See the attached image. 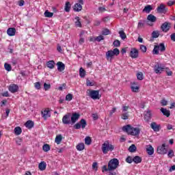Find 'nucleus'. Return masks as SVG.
<instances>
[{
	"mask_svg": "<svg viewBox=\"0 0 175 175\" xmlns=\"http://www.w3.org/2000/svg\"><path fill=\"white\" fill-rule=\"evenodd\" d=\"M34 85L36 90H40V82H36Z\"/></svg>",
	"mask_w": 175,
	"mask_h": 175,
	"instance_id": "60",
	"label": "nucleus"
},
{
	"mask_svg": "<svg viewBox=\"0 0 175 175\" xmlns=\"http://www.w3.org/2000/svg\"><path fill=\"white\" fill-rule=\"evenodd\" d=\"M160 111L165 117H170V111L166 108H161Z\"/></svg>",
	"mask_w": 175,
	"mask_h": 175,
	"instance_id": "23",
	"label": "nucleus"
},
{
	"mask_svg": "<svg viewBox=\"0 0 175 175\" xmlns=\"http://www.w3.org/2000/svg\"><path fill=\"white\" fill-rule=\"evenodd\" d=\"M161 106H167V100L165 99H163L161 101Z\"/></svg>",
	"mask_w": 175,
	"mask_h": 175,
	"instance_id": "61",
	"label": "nucleus"
},
{
	"mask_svg": "<svg viewBox=\"0 0 175 175\" xmlns=\"http://www.w3.org/2000/svg\"><path fill=\"white\" fill-rule=\"evenodd\" d=\"M143 27H144V23L143 21H140L139 23H138V25H137V28L139 29L143 28Z\"/></svg>",
	"mask_w": 175,
	"mask_h": 175,
	"instance_id": "56",
	"label": "nucleus"
},
{
	"mask_svg": "<svg viewBox=\"0 0 175 175\" xmlns=\"http://www.w3.org/2000/svg\"><path fill=\"white\" fill-rule=\"evenodd\" d=\"M62 122L64 125H69V124H72L70 113H68L63 116Z\"/></svg>",
	"mask_w": 175,
	"mask_h": 175,
	"instance_id": "10",
	"label": "nucleus"
},
{
	"mask_svg": "<svg viewBox=\"0 0 175 175\" xmlns=\"http://www.w3.org/2000/svg\"><path fill=\"white\" fill-rule=\"evenodd\" d=\"M8 90L12 94H15V92H18V85L16 84H11L10 85Z\"/></svg>",
	"mask_w": 175,
	"mask_h": 175,
	"instance_id": "13",
	"label": "nucleus"
},
{
	"mask_svg": "<svg viewBox=\"0 0 175 175\" xmlns=\"http://www.w3.org/2000/svg\"><path fill=\"white\" fill-rule=\"evenodd\" d=\"M131 58H137L139 57V51L136 48H132L130 51Z\"/></svg>",
	"mask_w": 175,
	"mask_h": 175,
	"instance_id": "14",
	"label": "nucleus"
},
{
	"mask_svg": "<svg viewBox=\"0 0 175 175\" xmlns=\"http://www.w3.org/2000/svg\"><path fill=\"white\" fill-rule=\"evenodd\" d=\"M72 99H73V94H68L66 96V100H67L68 102H70Z\"/></svg>",
	"mask_w": 175,
	"mask_h": 175,
	"instance_id": "45",
	"label": "nucleus"
},
{
	"mask_svg": "<svg viewBox=\"0 0 175 175\" xmlns=\"http://www.w3.org/2000/svg\"><path fill=\"white\" fill-rule=\"evenodd\" d=\"M167 157L168 158H173L174 157V152L173 150H170L168 153H167Z\"/></svg>",
	"mask_w": 175,
	"mask_h": 175,
	"instance_id": "50",
	"label": "nucleus"
},
{
	"mask_svg": "<svg viewBox=\"0 0 175 175\" xmlns=\"http://www.w3.org/2000/svg\"><path fill=\"white\" fill-rule=\"evenodd\" d=\"M33 122L32 120H28L25 124V126L26 128H28V129H31V128H33Z\"/></svg>",
	"mask_w": 175,
	"mask_h": 175,
	"instance_id": "25",
	"label": "nucleus"
},
{
	"mask_svg": "<svg viewBox=\"0 0 175 175\" xmlns=\"http://www.w3.org/2000/svg\"><path fill=\"white\" fill-rule=\"evenodd\" d=\"M140 50L141 51H142V53H146L147 51V46L144 45H141Z\"/></svg>",
	"mask_w": 175,
	"mask_h": 175,
	"instance_id": "55",
	"label": "nucleus"
},
{
	"mask_svg": "<svg viewBox=\"0 0 175 175\" xmlns=\"http://www.w3.org/2000/svg\"><path fill=\"white\" fill-rule=\"evenodd\" d=\"M120 165V161L114 158L111 159L108 163L109 172H113V170H116L117 167H118Z\"/></svg>",
	"mask_w": 175,
	"mask_h": 175,
	"instance_id": "4",
	"label": "nucleus"
},
{
	"mask_svg": "<svg viewBox=\"0 0 175 175\" xmlns=\"http://www.w3.org/2000/svg\"><path fill=\"white\" fill-rule=\"evenodd\" d=\"M83 9V6H81V4L80 3H75L74 5V10L75 12H81Z\"/></svg>",
	"mask_w": 175,
	"mask_h": 175,
	"instance_id": "24",
	"label": "nucleus"
},
{
	"mask_svg": "<svg viewBox=\"0 0 175 175\" xmlns=\"http://www.w3.org/2000/svg\"><path fill=\"white\" fill-rule=\"evenodd\" d=\"M137 79L138 80H143L144 79V75H143V72H139L137 74Z\"/></svg>",
	"mask_w": 175,
	"mask_h": 175,
	"instance_id": "46",
	"label": "nucleus"
},
{
	"mask_svg": "<svg viewBox=\"0 0 175 175\" xmlns=\"http://www.w3.org/2000/svg\"><path fill=\"white\" fill-rule=\"evenodd\" d=\"M122 120H128L129 118V115L128 114V112H124L121 116Z\"/></svg>",
	"mask_w": 175,
	"mask_h": 175,
	"instance_id": "41",
	"label": "nucleus"
},
{
	"mask_svg": "<svg viewBox=\"0 0 175 175\" xmlns=\"http://www.w3.org/2000/svg\"><path fill=\"white\" fill-rule=\"evenodd\" d=\"M65 12H70V3L69 1H67L65 5L64 8Z\"/></svg>",
	"mask_w": 175,
	"mask_h": 175,
	"instance_id": "36",
	"label": "nucleus"
},
{
	"mask_svg": "<svg viewBox=\"0 0 175 175\" xmlns=\"http://www.w3.org/2000/svg\"><path fill=\"white\" fill-rule=\"evenodd\" d=\"M165 70L168 76H172L173 75V72L169 70V68H167V69H165Z\"/></svg>",
	"mask_w": 175,
	"mask_h": 175,
	"instance_id": "62",
	"label": "nucleus"
},
{
	"mask_svg": "<svg viewBox=\"0 0 175 175\" xmlns=\"http://www.w3.org/2000/svg\"><path fill=\"white\" fill-rule=\"evenodd\" d=\"M85 33V31H81L80 35H79L80 39H79V44H83L84 43V42L85 41V38H85V36H84Z\"/></svg>",
	"mask_w": 175,
	"mask_h": 175,
	"instance_id": "20",
	"label": "nucleus"
},
{
	"mask_svg": "<svg viewBox=\"0 0 175 175\" xmlns=\"http://www.w3.org/2000/svg\"><path fill=\"white\" fill-rule=\"evenodd\" d=\"M4 68L5 69V70H7L8 72H10V70H12V66H10V64L5 63L4 64Z\"/></svg>",
	"mask_w": 175,
	"mask_h": 175,
	"instance_id": "42",
	"label": "nucleus"
},
{
	"mask_svg": "<svg viewBox=\"0 0 175 175\" xmlns=\"http://www.w3.org/2000/svg\"><path fill=\"white\" fill-rule=\"evenodd\" d=\"M55 143H57V144H60L61 142H62V135H59L55 137Z\"/></svg>",
	"mask_w": 175,
	"mask_h": 175,
	"instance_id": "32",
	"label": "nucleus"
},
{
	"mask_svg": "<svg viewBox=\"0 0 175 175\" xmlns=\"http://www.w3.org/2000/svg\"><path fill=\"white\" fill-rule=\"evenodd\" d=\"M157 46L159 47V50H160V51L161 52L165 51L166 50V47H165V44L163 43H160Z\"/></svg>",
	"mask_w": 175,
	"mask_h": 175,
	"instance_id": "35",
	"label": "nucleus"
},
{
	"mask_svg": "<svg viewBox=\"0 0 175 175\" xmlns=\"http://www.w3.org/2000/svg\"><path fill=\"white\" fill-rule=\"evenodd\" d=\"M150 128H152L154 132H159L161 131V124H157V122H153L150 124Z\"/></svg>",
	"mask_w": 175,
	"mask_h": 175,
	"instance_id": "15",
	"label": "nucleus"
},
{
	"mask_svg": "<svg viewBox=\"0 0 175 175\" xmlns=\"http://www.w3.org/2000/svg\"><path fill=\"white\" fill-rule=\"evenodd\" d=\"M91 143H92V139H91V138L90 137H86L85 138V144L87 146H90L91 144Z\"/></svg>",
	"mask_w": 175,
	"mask_h": 175,
	"instance_id": "39",
	"label": "nucleus"
},
{
	"mask_svg": "<svg viewBox=\"0 0 175 175\" xmlns=\"http://www.w3.org/2000/svg\"><path fill=\"white\" fill-rule=\"evenodd\" d=\"M44 16L45 17L51 18L54 16V13L49 12V10H46L44 13Z\"/></svg>",
	"mask_w": 175,
	"mask_h": 175,
	"instance_id": "33",
	"label": "nucleus"
},
{
	"mask_svg": "<svg viewBox=\"0 0 175 175\" xmlns=\"http://www.w3.org/2000/svg\"><path fill=\"white\" fill-rule=\"evenodd\" d=\"M71 118V124H76L77 121H79V118H80V115L79 113H73L72 114V116H70Z\"/></svg>",
	"mask_w": 175,
	"mask_h": 175,
	"instance_id": "12",
	"label": "nucleus"
},
{
	"mask_svg": "<svg viewBox=\"0 0 175 175\" xmlns=\"http://www.w3.org/2000/svg\"><path fill=\"white\" fill-rule=\"evenodd\" d=\"M122 112L125 113V111H128V110H129V106L122 105Z\"/></svg>",
	"mask_w": 175,
	"mask_h": 175,
	"instance_id": "57",
	"label": "nucleus"
},
{
	"mask_svg": "<svg viewBox=\"0 0 175 175\" xmlns=\"http://www.w3.org/2000/svg\"><path fill=\"white\" fill-rule=\"evenodd\" d=\"M42 150L43 151H44V152H47L49 151H50V145L49 144H44L43 146H42Z\"/></svg>",
	"mask_w": 175,
	"mask_h": 175,
	"instance_id": "40",
	"label": "nucleus"
},
{
	"mask_svg": "<svg viewBox=\"0 0 175 175\" xmlns=\"http://www.w3.org/2000/svg\"><path fill=\"white\" fill-rule=\"evenodd\" d=\"M131 88L133 92H139V86H131Z\"/></svg>",
	"mask_w": 175,
	"mask_h": 175,
	"instance_id": "51",
	"label": "nucleus"
},
{
	"mask_svg": "<svg viewBox=\"0 0 175 175\" xmlns=\"http://www.w3.org/2000/svg\"><path fill=\"white\" fill-rule=\"evenodd\" d=\"M133 162H135V163H142V157H139V156H135L133 159Z\"/></svg>",
	"mask_w": 175,
	"mask_h": 175,
	"instance_id": "31",
	"label": "nucleus"
},
{
	"mask_svg": "<svg viewBox=\"0 0 175 175\" xmlns=\"http://www.w3.org/2000/svg\"><path fill=\"white\" fill-rule=\"evenodd\" d=\"M7 34L8 36H14L16 35V28L14 27H10L7 30Z\"/></svg>",
	"mask_w": 175,
	"mask_h": 175,
	"instance_id": "19",
	"label": "nucleus"
},
{
	"mask_svg": "<svg viewBox=\"0 0 175 175\" xmlns=\"http://www.w3.org/2000/svg\"><path fill=\"white\" fill-rule=\"evenodd\" d=\"M152 10V7L150 5H148L145 6V8L143 10V12H145L146 13H150Z\"/></svg>",
	"mask_w": 175,
	"mask_h": 175,
	"instance_id": "30",
	"label": "nucleus"
},
{
	"mask_svg": "<svg viewBox=\"0 0 175 175\" xmlns=\"http://www.w3.org/2000/svg\"><path fill=\"white\" fill-rule=\"evenodd\" d=\"M46 162L44 161H42L41 163H39L38 165V168L40 169V170H46Z\"/></svg>",
	"mask_w": 175,
	"mask_h": 175,
	"instance_id": "27",
	"label": "nucleus"
},
{
	"mask_svg": "<svg viewBox=\"0 0 175 175\" xmlns=\"http://www.w3.org/2000/svg\"><path fill=\"white\" fill-rule=\"evenodd\" d=\"M153 54H159V47L158 45H155L153 49Z\"/></svg>",
	"mask_w": 175,
	"mask_h": 175,
	"instance_id": "47",
	"label": "nucleus"
},
{
	"mask_svg": "<svg viewBox=\"0 0 175 175\" xmlns=\"http://www.w3.org/2000/svg\"><path fill=\"white\" fill-rule=\"evenodd\" d=\"M46 66L47 68H49V69H54L55 66V62H54L53 60H49L46 62Z\"/></svg>",
	"mask_w": 175,
	"mask_h": 175,
	"instance_id": "22",
	"label": "nucleus"
},
{
	"mask_svg": "<svg viewBox=\"0 0 175 175\" xmlns=\"http://www.w3.org/2000/svg\"><path fill=\"white\" fill-rule=\"evenodd\" d=\"M136 150H137V148H136V146L135 144H132L129 148V152H135V151H136Z\"/></svg>",
	"mask_w": 175,
	"mask_h": 175,
	"instance_id": "38",
	"label": "nucleus"
},
{
	"mask_svg": "<svg viewBox=\"0 0 175 175\" xmlns=\"http://www.w3.org/2000/svg\"><path fill=\"white\" fill-rule=\"evenodd\" d=\"M151 118H152V113H151V110H147L144 111V120L146 122H149L151 121Z\"/></svg>",
	"mask_w": 175,
	"mask_h": 175,
	"instance_id": "11",
	"label": "nucleus"
},
{
	"mask_svg": "<svg viewBox=\"0 0 175 175\" xmlns=\"http://www.w3.org/2000/svg\"><path fill=\"white\" fill-rule=\"evenodd\" d=\"M41 114L42 116V118H44V120H47V118H49V117H51V113L47 109L42 111L41 112Z\"/></svg>",
	"mask_w": 175,
	"mask_h": 175,
	"instance_id": "17",
	"label": "nucleus"
},
{
	"mask_svg": "<svg viewBox=\"0 0 175 175\" xmlns=\"http://www.w3.org/2000/svg\"><path fill=\"white\" fill-rule=\"evenodd\" d=\"M165 69L168 68L160 63H157L154 67V73L157 75H161Z\"/></svg>",
	"mask_w": 175,
	"mask_h": 175,
	"instance_id": "5",
	"label": "nucleus"
},
{
	"mask_svg": "<svg viewBox=\"0 0 175 175\" xmlns=\"http://www.w3.org/2000/svg\"><path fill=\"white\" fill-rule=\"evenodd\" d=\"M123 132H126L128 135H131V136H139L140 135V129L134 128L130 124H127L122 127Z\"/></svg>",
	"mask_w": 175,
	"mask_h": 175,
	"instance_id": "1",
	"label": "nucleus"
},
{
	"mask_svg": "<svg viewBox=\"0 0 175 175\" xmlns=\"http://www.w3.org/2000/svg\"><path fill=\"white\" fill-rule=\"evenodd\" d=\"M119 35L122 40L126 39V34H125V32L123 30L119 31Z\"/></svg>",
	"mask_w": 175,
	"mask_h": 175,
	"instance_id": "34",
	"label": "nucleus"
},
{
	"mask_svg": "<svg viewBox=\"0 0 175 175\" xmlns=\"http://www.w3.org/2000/svg\"><path fill=\"white\" fill-rule=\"evenodd\" d=\"M86 85L88 87H92L94 85V82H91V81H90V79H87L86 81Z\"/></svg>",
	"mask_w": 175,
	"mask_h": 175,
	"instance_id": "54",
	"label": "nucleus"
},
{
	"mask_svg": "<svg viewBox=\"0 0 175 175\" xmlns=\"http://www.w3.org/2000/svg\"><path fill=\"white\" fill-rule=\"evenodd\" d=\"M44 88L45 90V91H49V90H50V88H51V85L50 84H47V83H44Z\"/></svg>",
	"mask_w": 175,
	"mask_h": 175,
	"instance_id": "53",
	"label": "nucleus"
},
{
	"mask_svg": "<svg viewBox=\"0 0 175 175\" xmlns=\"http://www.w3.org/2000/svg\"><path fill=\"white\" fill-rule=\"evenodd\" d=\"M170 28H172V23L170 22H164L161 26V29L163 32H169L170 31Z\"/></svg>",
	"mask_w": 175,
	"mask_h": 175,
	"instance_id": "8",
	"label": "nucleus"
},
{
	"mask_svg": "<svg viewBox=\"0 0 175 175\" xmlns=\"http://www.w3.org/2000/svg\"><path fill=\"white\" fill-rule=\"evenodd\" d=\"M92 117L93 120H94V121H96V120H98V118H99V117L98 116V113H93L92 115Z\"/></svg>",
	"mask_w": 175,
	"mask_h": 175,
	"instance_id": "63",
	"label": "nucleus"
},
{
	"mask_svg": "<svg viewBox=\"0 0 175 175\" xmlns=\"http://www.w3.org/2000/svg\"><path fill=\"white\" fill-rule=\"evenodd\" d=\"M65 88H66V84L64 83L58 88V90L62 91L63 90H65Z\"/></svg>",
	"mask_w": 175,
	"mask_h": 175,
	"instance_id": "59",
	"label": "nucleus"
},
{
	"mask_svg": "<svg viewBox=\"0 0 175 175\" xmlns=\"http://www.w3.org/2000/svg\"><path fill=\"white\" fill-rule=\"evenodd\" d=\"M79 76L80 77H85V70H84L83 68L79 69Z\"/></svg>",
	"mask_w": 175,
	"mask_h": 175,
	"instance_id": "37",
	"label": "nucleus"
},
{
	"mask_svg": "<svg viewBox=\"0 0 175 175\" xmlns=\"http://www.w3.org/2000/svg\"><path fill=\"white\" fill-rule=\"evenodd\" d=\"M105 40V37H103V36L100 35L97 37H96V42H100L101 40Z\"/></svg>",
	"mask_w": 175,
	"mask_h": 175,
	"instance_id": "52",
	"label": "nucleus"
},
{
	"mask_svg": "<svg viewBox=\"0 0 175 175\" xmlns=\"http://www.w3.org/2000/svg\"><path fill=\"white\" fill-rule=\"evenodd\" d=\"M170 38H171V40H172V42H175V33L171 34Z\"/></svg>",
	"mask_w": 175,
	"mask_h": 175,
	"instance_id": "64",
	"label": "nucleus"
},
{
	"mask_svg": "<svg viewBox=\"0 0 175 175\" xmlns=\"http://www.w3.org/2000/svg\"><path fill=\"white\" fill-rule=\"evenodd\" d=\"M102 35H105V36L110 35V30H109V29H104L102 31Z\"/></svg>",
	"mask_w": 175,
	"mask_h": 175,
	"instance_id": "49",
	"label": "nucleus"
},
{
	"mask_svg": "<svg viewBox=\"0 0 175 175\" xmlns=\"http://www.w3.org/2000/svg\"><path fill=\"white\" fill-rule=\"evenodd\" d=\"M76 148L78 151H83L85 148L84 143H80L78 145H77Z\"/></svg>",
	"mask_w": 175,
	"mask_h": 175,
	"instance_id": "29",
	"label": "nucleus"
},
{
	"mask_svg": "<svg viewBox=\"0 0 175 175\" xmlns=\"http://www.w3.org/2000/svg\"><path fill=\"white\" fill-rule=\"evenodd\" d=\"M159 37V31H154L152 33V38H157Z\"/></svg>",
	"mask_w": 175,
	"mask_h": 175,
	"instance_id": "44",
	"label": "nucleus"
},
{
	"mask_svg": "<svg viewBox=\"0 0 175 175\" xmlns=\"http://www.w3.org/2000/svg\"><path fill=\"white\" fill-rule=\"evenodd\" d=\"M87 126V121L84 119H81L79 122L75 124L74 125L75 129H80V128H82V129H84Z\"/></svg>",
	"mask_w": 175,
	"mask_h": 175,
	"instance_id": "7",
	"label": "nucleus"
},
{
	"mask_svg": "<svg viewBox=\"0 0 175 175\" xmlns=\"http://www.w3.org/2000/svg\"><path fill=\"white\" fill-rule=\"evenodd\" d=\"M88 94L92 99H94V100L100 98V96H99V90H88Z\"/></svg>",
	"mask_w": 175,
	"mask_h": 175,
	"instance_id": "6",
	"label": "nucleus"
},
{
	"mask_svg": "<svg viewBox=\"0 0 175 175\" xmlns=\"http://www.w3.org/2000/svg\"><path fill=\"white\" fill-rule=\"evenodd\" d=\"M75 20H76L75 21L76 27H77L78 28H81V22L80 21V17L76 16Z\"/></svg>",
	"mask_w": 175,
	"mask_h": 175,
	"instance_id": "28",
	"label": "nucleus"
},
{
	"mask_svg": "<svg viewBox=\"0 0 175 175\" xmlns=\"http://www.w3.org/2000/svg\"><path fill=\"white\" fill-rule=\"evenodd\" d=\"M158 154H161V155H165V154H167V149L166 148V144H163L161 146L157 148Z\"/></svg>",
	"mask_w": 175,
	"mask_h": 175,
	"instance_id": "9",
	"label": "nucleus"
},
{
	"mask_svg": "<svg viewBox=\"0 0 175 175\" xmlns=\"http://www.w3.org/2000/svg\"><path fill=\"white\" fill-rule=\"evenodd\" d=\"M101 150L103 154H107L109 151L111 152V151L114 150V146L109 141H105L101 146Z\"/></svg>",
	"mask_w": 175,
	"mask_h": 175,
	"instance_id": "2",
	"label": "nucleus"
},
{
	"mask_svg": "<svg viewBox=\"0 0 175 175\" xmlns=\"http://www.w3.org/2000/svg\"><path fill=\"white\" fill-rule=\"evenodd\" d=\"M15 135H21V128L18 126L14 129Z\"/></svg>",
	"mask_w": 175,
	"mask_h": 175,
	"instance_id": "43",
	"label": "nucleus"
},
{
	"mask_svg": "<svg viewBox=\"0 0 175 175\" xmlns=\"http://www.w3.org/2000/svg\"><path fill=\"white\" fill-rule=\"evenodd\" d=\"M113 44L115 47H120L121 46V42H120L118 40H116Z\"/></svg>",
	"mask_w": 175,
	"mask_h": 175,
	"instance_id": "48",
	"label": "nucleus"
},
{
	"mask_svg": "<svg viewBox=\"0 0 175 175\" xmlns=\"http://www.w3.org/2000/svg\"><path fill=\"white\" fill-rule=\"evenodd\" d=\"M57 66L58 72H64V70H65V64L62 62H58L57 63Z\"/></svg>",
	"mask_w": 175,
	"mask_h": 175,
	"instance_id": "18",
	"label": "nucleus"
},
{
	"mask_svg": "<svg viewBox=\"0 0 175 175\" xmlns=\"http://www.w3.org/2000/svg\"><path fill=\"white\" fill-rule=\"evenodd\" d=\"M126 162H127V163H132L133 162V159H132L131 157H128L126 159Z\"/></svg>",
	"mask_w": 175,
	"mask_h": 175,
	"instance_id": "58",
	"label": "nucleus"
},
{
	"mask_svg": "<svg viewBox=\"0 0 175 175\" xmlns=\"http://www.w3.org/2000/svg\"><path fill=\"white\" fill-rule=\"evenodd\" d=\"M157 13H166L167 12V9H166V7H165V5L161 4L157 9Z\"/></svg>",
	"mask_w": 175,
	"mask_h": 175,
	"instance_id": "16",
	"label": "nucleus"
},
{
	"mask_svg": "<svg viewBox=\"0 0 175 175\" xmlns=\"http://www.w3.org/2000/svg\"><path fill=\"white\" fill-rule=\"evenodd\" d=\"M147 20L150 23H155L157 21V17L152 14H149L147 17Z\"/></svg>",
	"mask_w": 175,
	"mask_h": 175,
	"instance_id": "26",
	"label": "nucleus"
},
{
	"mask_svg": "<svg viewBox=\"0 0 175 175\" xmlns=\"http://www.w3.org/2000/svg\"><path fill=\"white\" fill-rule=\"evenodd\" d=\"M146 152L148 155H152L154 154V148L152 147V146H146Z\"/></svg>",
	"mask_w": 175,
	"mask_h": 175,
	"instance_id": "21",
	"label": "nucleus"
},
{
	"mask_svg": "<svg viewBox=\"0 0 175 175\" xmlns=\"http://www.w3.org/2000/svg\"><path fill=\"white\" fill-rule=\"evenodd\" d=\"M114 55H116V57L117 55H120V50L117 48L114 49L113 50H109L105 53V57L107 61H113Z\"/></svg>",
	"mask_w": 175,
	"mask_h": 175,
	"instance_id": "3",
	"label": "nucleus"
}]
</instances>
